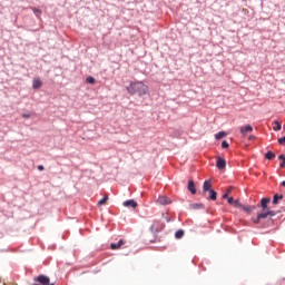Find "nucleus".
<instances>
[{
    "instance_id": "obj_1",
    "label": "nucleus",
    "mask_w": 285,
    "mask_h": 285,
    "mask_svg": "<svg viewBox=\"0 0 285 285\" xmlns=\"http://www.w3.org/2000/svg\"><path fill=\"white\" fill-rule=\"evenodd\" d=\"M129 95H138V97H144L148 94V86L141 81H131L126 88Z\"/></svg>"
},
{
    "instance_id": "obj_2",
    "label": "nucleus",
    "mask_w": 285,
    "mask_h": 285,
    "mask_svg": "<svg viewBox=\"0 0 285 285\" xmlns=\"http://www.w3.org/2000/svg\"><path fill=\"white\" fill-rule=\"evenodd\" d=\"M33 285H55V283H50V277L46 275H39L35 278Z\"/></svg>"
},
{
    "instance_id": "obj_3",
    "label": "nucleus",
    "mask_w": 285,
    "mask_h": 285,
    "mask_svg": "<svg viewBox=\"0 0 285 285\" xmlns=\"http://www.w3.org/2000/svg\"><path fill=\"white\" fill-rule=\"evenodd\" d=\"M157 202L160 204V206H168V204H173V200H170V198L167 196H159Z\"/></svg>"
},
{
    "instance_id": "obj_4",
    "label": "nucleus",
    "mask_w": 285,
    "mask_h": 285,
    "mask_svg": "<svg viewBox=\"0 0 285 285\" xmlns=\"http://www.w3.org/2000/svg\"><path fill=\"white\" fill-rule=\"evenodd\" d=\"M212 188H213V184L210 183V180H205L203 185L204 195H206L207 193H210V190H213Z\"/></svg>"
},
{
    "instance_id": "obj_5",
    "label": "nucleus",
    "mask_w": 285,
    "mask_h": 285,
    "mask_svg": "<svg viewBox=\"0 0 285 285\" xmlns=\"http://www.w3.org/2000/svg\"><path fill=\"white\" fill-rule=\"evenodd\" d=\"M125 244L126 242L124 239H120L118 243H111L110 248L111 250H119Z\"/></svg>"
},
{
    "instance_id": "obj_6",
    "label": "nucleus",
    "mask_w": 285,
    "mask_h": 285,
    "mask_svg": "<svg viewBox=\"0 0 285 285\" xmlns=\"http://www.w3.org/2000/svg\"><path fill=\"white\" fill-rule=\"evenodd\" d=\"M43 86V82L39 78H35L32 81V88L33 90H39Z\"/></svg>"
},
{
    "instance_id": "obj_7",
    "label": "nucleus",
    "mask_w": 285,
    "mask_h": 285,
    "mask_svg": "<svg viewBox=\"0 0 285 285\" xmlns=\"http://www.w3.org/2000/svg\"><path fill=\"white\" fill-rule=\"evenodd\" d=\"M252 130H253V126L246 125L244 127H240V135H243V137H246V135Z\"/></svg>"
},
{
    "instance_id": "obj_8",
    "label": "nucleus",
    "mask_w": 285,
    "mask_h": 285,
    "mask_svg": "<svg viewBox=\"0 0 285 285\" xmlns=\"http://www.w3.org/2000/svg\"><path fill=\"white\" fill-rule=\"evenodd\" d=\"M216 168H218L219 170H224V168H226V159L218 158L216 163Z\"/></svg>"
},
{
    "instance_id": "obj_9",
    "label": "nucleus",
    "mask_w": 285,
    "mask_h": 285,
    "mask_svg": "<svg viewBox=\"0 0 285 285\" xmlns=\"http://www.w3.org/2000/svg\"><path fill=\"white\" fill-rule=\"evenodd\" d=\"M187 188H188L189 193H191V195H197V188H195V181L194 180L188 181Z\"/></svg>"
},
{
    "instance_id": "obj_10",
    "label": "nucleus",
    "mask_w": 285,
    "mask_h": 285,
    "mask_svg": "<svg viewBox=\"0 0 285 285\" xmlns=\"http://www.w3.org/2000/svg\"><path fill=\"white\" fill-rule=\"evenodd\" d=\"M122 206H125L126 208H135L137 206V202H135L134 199H129L124 202Z\"/></svg>"
},
{
    "instance_id": "obj_11",
    "label": "nucleus",
    "mask_w": 285,
    "mask_h": 285,
    "mask_svg": "<svg viewBox=\"0 0 285 285\" xmlns=\"http://www.w3.org/2000/svg\"><path fill=\"white\" fill-rule=\"evenodd\" d=\"M227 202L230 206H234V208L242 207V204L239 203V200H235L233 197H229Z\"/></svg>"
},
{
    "instance_id": "obj_12",
    "label": "nucleus",
    "mask_w": 285,
    "mask_h": 285,
    "mask_svg": "<svg viewBox=\"0 0 285 285\" xmlns=\"http://www.w3.org/2000/svg\"><path fill=\"white\" fill-rule=\"evenodd\" d=\"M268 204H271V198H262L261 208L263 210H266V208H268Z\"/></svg>"
},
{
    "instance_id": "obj_13",
    "label": "nucleus",
    "mask_w": 285,
    "mask_h": 285,
    "mask_svg": "<svg viewBox=\"0 0 285 285\" xmlns=\"http://www.w3.org/2000/svg\"><path fill=\"white\" fill-rule=\"evenodd\" d=\"M268 217V212H264L257 215L256 220H254L255 224H259L261 219H266Z\"/></svg>"
},
{
    "instance_id": "obj_14",
    "label": "nucleus",
    "mask_w": 285,
    "mask_h": 285,
    "mask_svg": "<svg viewBox=\"0 0 285 285\" xmlns=\"http://www.w3.org/2000/svg\"><path fill=\"white\" fill-rule=\"evenodd\" d=\"M282 199H284V195H278V194L274 195V198H273L274 206H277V204H279Z\"/></svg>"
},
{
    "instance_id": "obj_15",
    "label": "nucleus",
    "mask_w": 285,
    "mask_h": 285,
    "mask_svg": "<svg viewBox=\"0 0 285 285\" xmlns=\"http://www.w3.org/2000/svg\"><path fill=\"white\" fill-rule=\"evenodd\" d=\"M238 208H242V210H244L245 213H253V210H255V206H244V205H242Z\"/></svg>"
},
{
    "instance_id": "obj_16",
    "label": "nucleus",
    "mask_w": 285,
    "mask_h": 285,
    "mask_svg": "<svg viewBox=\"0 0 285 285\" xmlns=\"http://www.w3.org/2000/svg\"><path fill=\"white\" fill-rule=\"evenodd\" d=\"M209 199H212V202H215L217 199V191H215L214 189H209Z\"/></svg>"
},
{
    "instance_id": "obj_17",
    "label": "nucleus",
    "mask_w": 285,
    "mask_h": 285,
    "mask_svg": "<svg viewBox=\"0 0 285 285\" xmlns=\"http://www.w3.org/2000/svg\"><path fill=\"white\" fill-rule=\"evenodd\" d=\"M273 130H275V132L282 130V124L279 121L275 120Z\"/></svg>"
},
{
    "instance_id": "obj_18",
    "label": "nucleus",
    "mask_w": 285,
    "mask_h": 285,
    "mask_svg": "<svg viewBox=\"0 0 285 285\" xmlns=\"http://www.w3.org/2000/svg\"><path fill=\"white\" fill-rule=\"evenodd\" d=\"M265 159H268L269 161H271L272 159H275V153H273V151H267V153L265 154Z\"/></svg>"
},
{
    "instance_id": "obj_19",
    "label": "nucleus",
    "mask_w": 285,
    "mask_h": 285,
    "mask_svg": "<svg viewBox=\"0 0 285 285\" xmlns=\"http://www.w3.org/2000/svg\"><path fill=\"white\" fill-rule=\"evenodd\" d=\"M224 137H226V132L225 131H219L215 135V139H224Z\"/></svg>"
},
{
    "instance_id": "obj_20",
    "label": "nucleus",
    "mask_w": 285,
    "mask_h": 285,
    "mask_svg": "<svg viewBox=\"0 0 285 285\" xmlns=\"http://www.w3.org/2000/svg\"><path fill=\"white\" fill-rule=\"evenodd\" d=\"M175 237L176 239H181V237H184V230L179 229L175 233Z\"/></svg>"
},
{
    "instance_id": "obj_21",
    "label": "nucleus",
    "mask_w": 285,
    "mask_h": 285,
    "mask_svg": "<svg viewBox=\"0 0 285 285\" xmlns=\"http://www.w3.org/2000/svg\"><path fill=\"white\" fill-rule=\"evenodd\" d=\"M278 159H281L282 160V163H281V168H285V155H279L278 156Z\"/></svg>"
},
{
    "instance_id": "obj_22",
    "label": "nucleus",
    "mask_w": 285,
    "mask_h": 285,
    "mask_svg": "<svg viewBox=\"0 0 285 285\" xmlns=\"http://www.w3.org/2000/svg\"><path fill=\"white\" fill-rule=\"evenodd\" d=\"M108 202V195H106L102 199L98 202V206H104Z\"/></svg>"
},
{
    "instance_id": "obj_23",
    "label": "nucleus",
    "mask_w": 285,
    "mask_h": 285,
    "mask_svg": "<svg viewBox=\"0 0 285 285\" xmlns=\"http://www.w3.org/2000/svg\"><path fill=\"white\" fill-rule=\"evenodd\" d=\"M191 208H194L195 210H197V208H204V205L202 204H193Z\"/></svg>"
},
{
    "instance_id": "obj_24",
    "label": "nucleus",
    "mask_w": 285,
    "mask_h": 285,
    "mask_svg": "<svg viewBox=\"0 0 285 285\" xmlns=\"http://www.w3.org/2000/svg\"><path fill=\"white\" fill-rule=\"evenodd\" d=\"M95 82H96V80H95V78H92L91 76H89V77L87 78V83L94 85Z\"/></svg>"
},
{
    "instance_id": "obj_25",
    "label": "nucleus",
    "mask_w": 285,
    "mask_h": 285,
    "mask_svg": "<svg viewBox=\"0 0 285 285\" xmlns=\"http://www.w3.org/2000/svg\"><path fill=\"white\" fill-rule=\"evenodd\" d=\"M32 11H33V13H35L37 17H39V14H41V11H40L39 9H37V8H32Z\"/></svg>"
},
{
    "instance_id": "obj_26",
    "label": "nucleus",
    "mask_w": 285,
    "mask_h": 285,
    "mask_svg": "<svg viewBox=\"0 0 285 285\" xmlns=\"http://www.w3.org/2000/svg\"><path fill=\"white\" fill-rule=\"evenodd\" d=\"M268 217H275L276 213L273 210H267Z\"/></svg>"
},
{
    "instance_id": "obj_27",
    "label": "nucleus",
    "mask_w": 285,
    "mask_h": 285,
    "mask_svg": "<svg viewBox=\"0 0 285 285\" xmlns=\"http://www.w3.org/2000/svg\"><path fill=\"white\" fill-rule=\"evenodd\" d=\"M228 141H226V140H224L223 142H222V148H228Z\"/></svg>"
},
{
    "instance_id": "obj_28",
    "label": "nucleus",
    "mask_w": 285,
    "mask_h": 285,
    "mask_svg": "<svg viewBox=\"0 0 285 285\" xmlns=\"http://www.w3.org/2000/svg\"><path fill=\"white\" fill-rule=\"evenodd\" d=\"M22 117H23V119H30L31 116H30V114H23Z\"/></svg>"
},
{
    "instance_id": "obj_29",
    "label": "nucleus",
    "mask_w": 285,
    "mask_h": 285,
    "mask_svg": "<svg viewBox=\"0 0 285 285\" xmlns=\"http://www.w3.org/2000/svg\"><path fill=\"white\" fill-rule=\"evenodd\" d=\"M223 199H227V202H228V199H230V197H228V194L225 193V194L223 195Z\"/></svg>"
},
{
    "instance_id": "obj_30",
    "label": "nucleus",
    "mask_w": 285,
    "mask_h": 285,
    "mask_svg": "<svg viewBox=\"0 0 285 285\" xmlns=\"http://www.w3.org/2000/svg\"><path fill=\"white\" fill-rule=\"evenodd\" d=\"M46 168L43 167V165H39L38 166V170H40V171H42V170H45Z\"/></svg>"
},
{
    "instance_id": "obj_31",
    "label": "nucleus",
    "mask_w": 285,
    "mask_h": 285,
    "mask_svg": "<svg viewBox=\"0 0 285 285\" xmlns=\"http://www.w3.org/2000/svg\"><path fill=\"white\" fill-rule=\"evenodd\" d=\"M232 191H233V187L228 188V189L226 190V194H227V195H230Z\"/></svg>"
},
{
    "instance_id": "obj_32",
    "label": "nucleus",
    "mask_w": 285,
    "mask_h": 285,
    "mask_svg": "<svg viewBox=\"0 0 285 285\" xmlns=\"http://www.w3.org/2000/svg\"><path fill=\"white\" fill-rule=\"evenodd\" d=\"M281 186H283V188H285V180H283V181L281 183Z\"/></svg>"
}]
</instances>
